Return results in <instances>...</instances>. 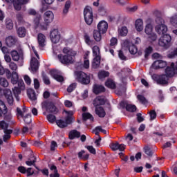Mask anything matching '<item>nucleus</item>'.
Returning <instances> with one entry per match:
<instances>
[{
	"mask_svg": "<svg viewBox=\"0 0 177 177\" xmlns=\"http://www.w3.org/2000/svg\"><path fill=\"white\" fill-rule=\"evenodd\" d=\"M110 75V73L106 71H101L98 73V77L100 80H102V78H106Z\"/></svg>",
	"mask_w": 177,
	"mask_h": 177,
	"instance_id": "nucleus-39",
	"label": "nucleus"
},
{
	"mask_svg": "<svg viewBox=\"0 0 177 177\" xmlns=\"http://www.w3.org/2000/svg\"><path fill=\"white\" fill-rule=\"evenodd\" d=\"M10 55L14 62H19V60H20V54L19 53V52H17V50H12Z\"/></svg>",
	"mask_w": 177,
	"mask_h": 177,
	"instance_id": "nucleus-32",
	"label": "nucleus"
},
{
	"mask_svg": "<svg viewBox=\"0 0 177 177\" xmlns=\"http://www.w3.org/2000/svg\"><path fill=\"white\" fill-rule=\"evenodd\" d=\"M170 22H171V24H172V26L174 27H176L177 28V15L171 17L170 19Z\"/></svg>",
	"mask_w": 177,
	"mask_h": 177,
	"instance_id": "nucleus-57",
	"label": "nucleus"
},
{
	"mask_svg": "<svg viewBox=\"0 0 177 177\" xmlns=\"http://www.w3.org/2000/svg\"><path fill=\"white\" fill-rule=\"evenodd\" d=\"M171 41H172V37L168 34L162 35L158 41L159 46L165 48V49H168L171 46Z\"/></svg>",
	"mask_w": 177,
	"mask_h": 177,
	"instance_id": "nucleus-7",
	"label": "nucleus"
},
{
	"mask_svg": "<svg viewBox=\"0 0 177 177\" xmlns=\"http://www.w3.org/2000/svg\"><path fill=\"white\" fill-rule=\"evenodd\" d=\"M80 136L81 133L77 130H73L69 133V139H71V140L75 139V138H78Z\"/></svg>",
	"mask_w": 177,
	"mask_h": 177,
	"instance_id": "nucleus-29",
	"label": "nucleus"
},
{
	"mask_svg": "<svg viewBox=\"0 0 177 177\" xmlns=\"http://www.w3.org/2000/svg\"><path fill=\"white\" fill-rule=\"evenodd\" d=\"M119 145L120 144L118 142L111 143L110 145V147L113 151H115V150H118Z\"/></svg>",
	"mask_w": 177,
	"mask_h": 177,
	"instance_id": "nucleus-59",
	"label": "nucleus"
},
{
	"mask_svg": "<svg viewBox=\"0 0 177 177\" xmlns=\"http://www.w3.org/2000/svg\"><path fill=\"white\" fill-rule=\"evenodd\" d=\"M145 32L147 34V35L151 34V32H153V26H151L150 24H147L145 28Z\"/></svg>",
	"mask_w": 177,
	"mask_h": 177,
	"instance_id": "nucleus-45",
	"label": "nucleus"
},
{
	"mask_svg": "<svg viewBox=\"0 0 177 177\" xmlns=\"http://www.w3.org/2000/svg\"><path fill=\"white\" fill-rule=\"evenodd\" d=\"M93 92L95 95H100L106 92V88L102 84H95L93 86Z\"/></svg>",
	"mask_w": 177,
	"mask_h": 177,
	"instance_id": "nucleus-14",
	"label": "nucleus"
},
{
	"mask_svg": "<svg viewBox=\"0 0 177 177\" xmlns=\"http://www.w3.org/2000/svg\"><path fill=\"white\" fill-rule=\"evenodd\" d=\"M0 128L3 129V132L6 135H12L13 133V130L8 129L9 128V124L6 123L5 120H2L0 122Z\"/></svg>",
	"mask_w": 177,
	"mask_h": 177,
	"instance_id": "nucleus-17",
	"label": "nucleus"
},
{
	"mask_svg": "<svg viewBox=\"0 0 177 177\" xmlns=\"http://www.w3.org/2000/svg\"><path fill=\"white\" fill-rule=\"evenodd\" d=\"M2 96H4L9 106H13V103H15V98H13V94L12 93V91L10 89H3L0 87V97H2Z\"/></svg>",
	"mask_w": 177,
	"mask_h": 177,
	"instance_id": "nucleus-4",
	"label": "nucleus"
},
{
	"mask_svg": "<svg viewBox=\"0 0 177 177\" xmlns=\"http://www.w3.org/2000/svg\"><path fill=\"white\" fill-rule=\"evenodd\" d=\"M95 113L100 118H104L106 117V111L102 106H95Z\"/></svg>",
	"mask_w": 177,
	"mask_h": 177,
	"instance_id": "nucleus-20",
	"label": "nucleus"
},
{
	"mask_svg": "<svg viewBox=\"0 0 177 177\" xmlns=\"http://www.w3.org/2000/svg\"><path fill=\"white\" fill-rule=\"evenodd\" d=\"M84 68H89V59H88V57H84Z\"/></svg>",
	"mask_w": 177,
	"mask_h": 177,
	"instance_id": "nucleus-62",
	"label": "nucleus"
},
{
	"mask_svg": "<svg viewBox=\"0 0 177 177\" xmlns=\"http://www.w3.org/2000/svg\"><path fill=\"white\" fill-rule=\"evenodd\" d=\"M153 81H156L158 85H168L169 78L167 77V75L162 74L160 75H153Z\"/></svg>",
	"mask_w": 177,
	"mask_h": 177,
	"instance_id": "nucleus-9",
	"label": "nucleus"
},
{
	"mask_svg": "<svg viewBox=\"0 0 177 177\" xmlns=\"http://www.w3.org/2000/svg\"><path fill=\"white\" fill-rule=\"evenodd\" d=\"M17 32L19 38H24V37H26V34H27V30L24 27H19L17 29Z\"/></svg>",
	"mask_w": 177,
	"mask_h": 177,
	"instance_id": "nucleus-30",
	"label": "nucleus"
},
{
	"mask_svg": "<svg viewBox=\"0 0 177 177\" xmlns=\"http://www.w3.org/2000/svg\"><path fill=\"white\" fill-rule=\"evenodd\" d=\"M0 85L3 88H8L9 86V82L5 77H0Z\"/></svg>",
	"mask_w": 177,
	"mask_h": 177,
	"instance_id": "nucleus-40",
	"label": "nucleus"
},
{
	"mask_svg": "<svg viewBox=\"0 0 177 177\" xmlns=\"http://www.w3.org/2000/svg\"><path fill=\"white\" fill-rule=\"evenodd\" d=\"M24 121L26 124H31V113H28L25 116L23 117Z\"/></svg>",
	"mask_w": 177,
	"mask_h": 177,
	"instance_id": "nucleus-50",
	"label": "nucleus"
},
{
	"mask_svg": "<svg viewBox=\"0 0 177 177\" xmlns=\"http://www.w3.org/2000/svg\"><path fill=\"white\" fill-rule=\"evenodd\" d=\"M150 118L151 120H156L157 118V113H156L155 110H152L149 112Z\"/></svg>",
	"mask_w": 177,
	"mask_h": 177,
	"instance_id": "nucleus-60",
	"label": "nucleus"
},
{
	"mask_svg": "<svg viewBox=\"0 0 177 177\" xmlns=\"http://www.w3.org/2000/svg\"><path fill=\"white\" fill-rule=\"evenodd\" d=\"M9 67L12 71H16V70H17V64L15 62H10Z\"/></svg>",
	"mask_w": 177,
	"mask_h": 177,
	"instance_id": "nucleus-61",
	"label": "nucleus"
},
{
	"mask_svg": "<svg viewBox=\"0 0 177 177\" xmlns=\"http://www.w3.org/2000/svg\"><path fill=\"white\" fill-rule=\"evenodd\" d=\"M6 26L8 30H12L13 28V22L10 18H7L6 19Z\"/></svg>",
	"mask_w": 177,
	"mask_h": 177,
	"instance_id": "nucleus-42",
	"label": "nucleus"
},
{
	"mask_svg": "<svg viewBox=\"0 0 177 177\" xmlns=\"http://www.w3.org/2000/svg\"><path fill=\"white\" fill-rule=\"evenodd\" d=\"M42 107L46 109V111L51 113L52 114H57L59 113V109L52 102L45 101L41 103Z\"/></svg>",
	"mask_w": 177,
	"mask_h": 177,
	"instance_id": "nucleus-8",
	"label": "nucleus"
},
{
	"mask_svg": "<svg viewBox=\"0 0 177 177\" xmlns=\"http://www.w3.org/2000/svg\"><path fill=\"white\" fill-rule=\"evenodd\" d=\"M93 37L96 42H100L102 41V32L98 30H94L93 32Z\"/></svg>",
	"mask_w": 177,
	"mask_h": 177,
	"instance_id": "nucleus-25",
	"label": "nucleus"
},
{
	"mask_svg": "<svg viewBox=\"0 0 177 177\" xmlns=\"http://www.w3.org/2000/svg\"><path fill=\"white\" fill-rule=\"evenodd\" d=\"M75 88H77V83H72L69 86H68L66 91L68 92V93H71V92H73Z\"/></svg>",
	"mask_w": 177,
	"mask_h": 177,
	"instance_id": "nucleus-53",
	"label": "nucleus"
},
{
	"mask_svg": "<svg viewBox=\"0 0 177 177\" xmlns=\"http://www.w3.org/2000/svg\"><path fill=\"white\" fill-rule=\"evenodd\" d=\"M157 39V35L154 32H151L148 35V41H150L151 42H154Z\"/></svg>",
	"mask_w": 177,
	"mask_h": 177,
	"instance_id": "nucleus-49",
	"label": "nucleus"
},
{
	"mask_svg": "<svg viewBox=\"0 0 177 177\" xmlns=\"http://www.w3.org/2000/svg\"><path fill=\"white\" fill-rule=\"evenodd\" d=\"M0 117H4V120L10 125L16 124L12 114L8 113V106H6V104H5V102L2 101V100H0Z\"/></svg>",
	"mask_w": 177,
	"mask_h": 177,
	"instance_id": "nucleus-2",
	"label": "nucleus"
},
{
	"mask_svg": "<svg viewBox=\"0 0 177 177\" xmlns=\"http://www.w3.org/2000/svg\"><path fill=\"white\" fill-rule=\"evenodd\" d=\"M86 149L91 153V154H96V149L93 147V146L88 145L86 146Z\"/></svg>",
	"mask_w": 177,
	"mask_h": 177,
	"instance_id": "nucleus-55",
	"label": "nucleus"
},
{
	"mask_svg": "<svg viewBox=\"0 0 177 177\" xmlns=\"http://www.w3.org/2000/svg\"><path fill=\"white\" fill-rule=\"evenodd\" d=\"M32 158H34L32 160L26 161V165H28V167L35 165V162H37V158H35V156H32Z\"/></svg>",
	"mask_w": 177,
	"mask_h": 177,
	"instance_id": "nucleus-54",
	"label": "nucleus"
},
{
	"mask_svg": "<svg viewBox=\"0 0 177 177\" xmlns=\"http://www.w3.org/2000/svg\"><path fill=\"white\" fill-rule=\"evenodd\" d=\"M37 41L39 46L44 48V46H45V42L46 41V37L42 33H39L37 35Z\"/></svg>",
	"mask_w": 177,
	"mask_h": 177,
	"instance_id": "nucleus-23",
	"label": "nucleus"
},
{
	"mask_svg": "<svg viewBox=\"0 0 177 177\" xmlns=\"http://www.w3.org/2000/svg\"><path fill=\"white\" fill-rule=\"evenodd\" d=\"M17 84H18V86H15L12 88L14 96H19L20 93H21V90L24 88V83L22 86L19 85V83Z\"/></svg>",
	"mask_w": 177,
	"mask_h": 177,
	"instance_id": "nucleus-24",
	"label": "nucleus"
},
{
	"mask_svg": "<svg viewBox=\"0 0 177 177\" xmlns=\"http://www.w3.org/2000/svg\"><path fill=\"white\" fill-rule=\"evenodd\" d=\"M97 31H100V32H102V34H106L109 28V24H107V22H106L105 21H101L97 24Z\"/></svg>",
	"mask_w": 177,
	"mask_h": 177,
	"instance_id": "nucleus-15",
	"label": "nucleus"
},
{
	"mask_svg": "<svg viewBox=\"0 0 177 177\" xmlns=\"http://www.w3.org/2000/svg\"><path fill=\"white\" fill-rule=\"evenodd\" d=\"M82 120L83 121H88V120H90L91 122H93V121H95V118H93V115L90 113H82Z\"/></svg>",
	"mask_w": 177,
	"mask_h": 177,
	"instance_id": "nucleus-31",
	"label": "nucleus"
},
{
	"mask_svg": "<svg viewBox=\"0 0 177 177\" xmlns=\"http://www.w3.org/2000/svg\"><path fill=\"white\" fill-rule=\"evenodd\" d=\"M39 81L38 79H34V86L35 89H39Z\"/></svg>",
	"mask_w": 177,
	"mask_h": 177,
	"instance_id": "nucleus-64",
	"label": "nucleus"
},
{
	"mask_svg": "<svg viewBox=\"0 0 177 177\" xmlns=\"http://www.w3.org/2000/svg\"><path fill=\"white\" fill-rule=\"evenodd\" d=\"M44 19L46 24H50V23L53 21V19H55V15L50 10L46 11L44 15Z\"/></svg>",
	"mask_w": 177,
	"mask_h": 177,
	"instance_id": "nucleus-16",
	"label": "nucleus"
},
{
	"mask_svg": "<svg viewBox=\"0 0 177 177\" xmlns=\"http://www.w3.org/2000/svg\"><path fill=\"white\" fill-rule=\"evenodd\" d=\"M50 38L53 44H57L60 41V33H59V29H53L50 32Z\"/></svg>",
	"mask_w": 177,
	"mask_h": 177,
	"instance_id": "nucleus-11",
	"label": "nucleus"
},
{
	"mask_svg": "<svg viewBox=\"0 0 177 177\" xmlns=\"http://www.w3.org/2000/svg\"><path fill=\"white\" fill-rule=\"evenodd\" d=\"M63 53L65 55H58L59 62L62 64H73V63H74V58L75 57L77 53L68 47H65L63 49Z\"/></svg>",
	"mask_w": 177,
	"mask_h": 177,
	"instance_id": "nucleus-1",
	"label": "nucleus"
},
{
	"mask_svg": "<svg viewBox=\"0 0 177 177\" xmlns=\"http://www.w3.org/2000/svg\"><path fill=\"white\" fill-rule=\"evenodd\" d=\"M93 106H104L106 104V97L98 96L93 101Z\"/></svg>",
	"mask_w": 177,
	"mask_h": 177,
	"instance_id": "nucleus-21",
	"label": "nucleus"
},
{
	"mask_svg": "<svg viewBox=\"0 0 177 177\" xmlns=\"http://www.w3.org/2000/svg\"><path fill=\"white\" fill-rule=\"evenodd\" d=\"M155 21L157 26H161V24H165V21L161 17V15H158L156 17Z\"/></svg>",
	"mask_w": 177,
	"mask_h": 177,
	"instance_id": "nucleus-46",
	"label": "nucleus"
},
{
	"mask_svg": "<svg viewBox=\"0 0 177 177\" xmlns=\"http://www.w3.org/2000/svg\"><path fill=\"white\" fill-rule=\"evenodd\" d=\"M155 30L157 34L159 35H164L167 34L168 31V27L165 24L156 25L155 26Z\"/></svg>",
	"mask_w": 177,
	"mask_h": 177,
	"instance_id": "nucleus-13",
	"label": "nucleus"
},
{
	"mask_svg": "<svg viewBox=\"0 0 177 177\" xmlns=\"http://www.w3.org/2000/svg\"><path fill=\"white\" fill-rule=\"evenodd\" d=\"M85 154L84 150H81V151L78 152L77 156L79 160H83V161H86L87 160H89V153Z\"/></svg>",
	"mask_w": 177,
	"mask_h": 177,
	"instance_id": "nucleus-28",
	"label": "nucleus"
},
{
	"mask_svg": "<svg viewBox=\"0 0 177 177\" xmlns=\"http://www.w3.org/2000/svg\"><path fill=\"white\" fill-rule=\"evenodd\" d=\"M152 67L154 70H159V68H164L167 67V62L162 60H156L152 64Z\"/></svg>",
	"mask_w": 177,
	"mask_h": 177,
	"instance_id": "nucleus-19",
	"label": "nucleus"
},
{
	"mask_svg": "<svg viewBox=\"0 0 177 177\" xmlns=\"http://www.w3.org/2000/svg\"><path fill=\"white\" fill-rule=\"evenodd\" d=\"M137 99L138 100H139L140 103H142V104H147V103L148 102L146 97L142 95H138Z\"/></svg>",
	"mask_w": 177,
	"mask_h": 177,
	"instance_id": "nucleus-47",
	"label": "nucleus"
},
{
	"mask_svg": "<svg viewBox=\"0 0 177 177\" xmlns=\"http://www.w3.org/2000/svg\"><path fill=\"white\" fill-rule=\"evenodd\" d=\"M30 68L32 73H37V71H38V68H39V62H38V59L35 58V57L31 58Z\"/></svg>",
	"mask_w": 177,
	"mask_h": 177,
	"instance_id": "nucleus-18",
	"label": "nucleus"
},
{
	"mask_svg": "<svg viewBox=\"0 0 177 177\" xmlns=\"http://www.w3.org/2000/svg\"><path fill=\"white\" fill-rule=\"evenodd\" d=\"M28 97L30 100H35L37 99V95L35 94V91L32 89H28L27 91Z\"/></svg>",
	"mask_w": 177,
	"mask_h": 177,
	"instance_id": "nucleus-33",
	"label": "nucleus"
},
{
	"mask_svg": "<svg viewBox=\"0 0 177 177\" xmlns=\"http://www.w3.org/2000/svg\"><path fill=\"white\" fill-rule=\"evenodd\" d=\"M17 42V38H16V37H14V36H8L6 39V44L7 46H8L9 48H12V46H15Z\"/></svg>",
	"mask_w": 177,
	"mask_h": 177,
	"instance_id": "nucleus-22",
	"label": "nucleus"
},
{
	"mask_svg": "<svg viewBox=\"0 0 177 177\" xmlns=\"http://www.w3.org/2000/svg\"><path fill=\"white\" fill-rule=\"evenodd\" d=\"M144 152L147 156H148V157H153V154H154V151L149 146L144 147Z\"/></svg>",
	"mask_w": 177,
	"mask_h": 177,
	"instance_id": "nucleus-37",
	"label": "nucleus"
},
{
	"mask_svg": "<svg viewBox=\"0 0 177 177\" xmlns=\"http://www.w3.org/2000/svg\"><path fill=\"white\" fill-rule=\"evenodd\" d=\"M136 106L133 104H129L126 106L127 111H129L130 113H135V111H136Z\"/></svg>",
	"mask_w": 177,
	"mask_h": 177,
	"instance_id": "nucleus-44",
	"label": "nucleus"
},
{
	"mask_svg": "<svg viewBox=\"0 0 177 177\" xmlns=\"http://www.w3.org/2000/svg\"><path fill=\"white\" fill-rule=\"evenodd\" d=\"M84 21L88 26L93 23V10L91 6H86L84 9Z\"/></svg>",
	"mask_w": 177,
	"mask_h": 177,
	"instance_id": "nucleus-5",
	"label": "nucleus"
},
{
	"mask_svg": "<svg viewBox=\"0 0 177 177\" xmlns=\"http://www.w3.org/2000/svg\"><path fill=\"white\" fill-rule=\"evenodd\" d=\"M135 27L137 31L140 32L143 30V20L138 19L136 21Z\"/></svg>",
	"mask_w": 177,
	"mask_h": 177,
	"instance_id": "nucleus-27",
	"label": "nucleus"
},
{
	"mask_svg": "<svg viewBox=\"0 0 177 177\" xmlns=\"http://www.w3.org/2000/svg\"><path fill=\"white\" fill-rule=\"evenodd\" d=\"M105 86L110 89H115L116 88L115 83L110 79L105 82Z\"/></svg>",
	"mask_w": 177,
	"mask_h": 177,
	"instance_id": "nucleus-36",
	"label": "nucleus"
},
{
	"mask_svg": "<svg viewBox=\"0 0 177 177\" xmlns=\"http://www.w3.org/2000/svg\"><path fill=\"white\" fill-rule=\"evenodd\" d=\"M129 50L131 55H136V53H138V47H136V46H135L133 44H129Z\"/></svg>",
	"mask_w": 177,
	"mask_h": 177,
	"instance_id": "nucleus-38",
	"label": "nucleus"
},
{
	"mask_svg": "<svg viewBox=\"0 0 177 177\" xmlns=\"http://www.w3.org/2000/svg\"><path fill=\"white\" fill-rule=\"evenodd\" d=\"M76 80L83 85H88L91 82V76L82 71L75 72Z\"/></svg>",
	"mask_w": 177,
	"mask_h": 177,
	"instance_id": "nucleus-6",
	"label": "nucleus"
},
{
	"mask_svg": "<svg viewBox=\"0 0 177 177\" xmlns=\"http://www.w3.org/2000/svg\"><path fill=\"white\" fill-rule=\"evenodd\" d=\"M14 5V8L15 9V10H21V6L24 5V3H21L20 1H18L17 0V1L14 2L13 3Z\"/></svg>",
	"mask_w": 177,
	"mask_h": 177,
	"instance_id": "nucleus-51",
	"label": "nucleus"
},
{
	"mask_svg": "<svg viewBox=\"0 0 177 177\" xmlns=\"http://www.w3.org/2000/svg\"><path fill=\"white\" fill-rule=\"evenodd\" d=\"M47 120L50 124H53L56 121V115L48 114L47 115Z\"/></svg>",
	"mask_w": 177,
	"mask_h": 177,
	"instance_id": "nucleus-52",
	"label": "nucleus"
},
{
	"mask_svg": "<svg viewBox=\"0 0 177 177\" xmlns=\"http://www.w3.org/2000/svg\"><path fill=\"white\" fill-rule=\"evenodd\" d=\"M50 75L54 78L55 81H57V82H63L64 81V77L59 75V72L58 70L56 69H52L50 71Z\"/></svg>",
	"mask_w": 177,
	"mask_h": 177,
	"instance_id": "nucleus-12",
	"label": "nucleus"
},
{
	"mask_svg": "<svg viewBox=\"0 0 177 177\" xmlns=\"http://www.w3.org/2000/svg\"><path fill=\"white\" fill-rule=\"evenodd\" d=\"M101 57L100 56H97L95 57L93 59V61L92 62V67L93 68H99V67L100 66V60H101Z\"/></svg>",
	"mask_w": 177,
	"mask_h": 177,
	"instance_id": "nucleus-26",
	"label": "nucleus"
},
{
	"mask_svg": "<svg viewBox=\"0 0 177 177\" xmlns=\"http://www.w3.org/2000/svg\"><path fill=\"white\" fill-rule=\"evenodd\" d=\"M43 81L46 85H50V80H49V77H48V75L44 74L42 75Z\"/></svg>",
	"mask_w": 177,
	"mask_h": 177,
	"instance_id": "nucleus-58",
	"label": "nucleus"
},
{
	"mask_svg": "<svg viewBox=\"0 0 177 177\" xmlns=\"http://www.w3.org/2000/svg\"><path fill=\"white\" fill-rule=\"evenodd\" d=\"M151 53H153V47L149 46L145 50V58L147 59V57H149Z\"/></svg>",
	"mask_w": 177,
	"mask_h": 177,
	"instance_id": "nucleus-43",
	"label": "nucleus"
},
{
	"mask_svg": "<svg viewBox=\"0 0 177 177\" xmlns=\"http://www.w3.org/2000/svg\"><path fill=\"white\" fill-rule=\"evenodd\" d=\"M56 124L59 128H66L67 123L62 119L56 120Z\"/></svg>",
	"mask_w": 177,
	"mask_h": 177,
	"instance_id": "nucleus-41",
	"label": "nucleus"
},
{
	"mask_svg": "<svg viewBox=\"0 0 177 177\" xmlns=\"http://www.w3.org/2000/svg\"><path fill=\"white\" fill-rule=\"evenodd\" d=\"M175 74H177V65L175 66V64L171 62L170 66H167L165 75L169 79L172 78Z\"/></svg>",
	"mask_w": 177,
	"mask_h": 177,
	"instance_id": "nucleus-10",
	"label": "nucleus"
},
{
	"mask_svg": "<svg viewBox=\"0 0 177 177\" xmlns=\"http://www.w3.org/2000/svg\"><path fill=\"white\" fill-rule=\"evenodd\" d=\"M84 41L87 45H91L92 42H93V41L91 39V37L88 34L84 35Z\"/></svg>",
	"mask_w": 177,
	"mask_h": 177,
	"instance_id": "nucleus-56",
	"label": "nucleus"
},
{
	"mask_svg": "<svg viewBox=\"0 0 177 177\" xmlns=\"http://www.w3.org/2000/svg\"><path fill=\"white\" fill-rule=\"evenodd\" d=\"M118 34L120 37H127L128 35V28L127 26H123L118 30Z\"/></svg>",
	"mask_w": 177,
	"mask_h": 177,
	"instance_id": "nucleus-34",
	"label": "nucleus"
},
{
	"mask_svg": "<svg viewBox=\"0 0 177 177\" xmlns=\"http://www.w3.org/2000/svg\"><path fill=\"white\" fill-rule=\"evenodd\" d=\"M71 8V1L68 0L66 1L64 8L63 9V15H67L68 13V10Z\"/></svg>",
	"mask_w": 177,
	"mask_h": 177,
	"instance_id": "nucleus-35",
	"label": "nucleus"
},
{
	"mask_svg": "<svg viewBox=\"0 0 177 177\" xmlns=\"http://www.w3.org/2000/svg\"><path fill=\"white\" fill-rule=\"evenodd\" d=\"M7 78L8 80H10L11 78V84L13 85H16V84H18L20 85V86H22L24 84V82L22 79H19V74L17 73L16 71H13L12 73L10 72L9 69H5V73Z\"/></svg>",
	"mask_w": 177,
	"mask_h": 177,
	"instance_id": "nucleus-3",
	"label": "nucleus"
},
{
	"mask_svg": "<svg viewBox=\"0 0 177 177\" xmlns=\"http://www.w3.org/2000/svg\"><path fill=\"white\" fill-rule=\"evenodd\" d=\"M100 53V48H99V46H94L93 47V56H95L96 57L97 56H100L99 54Z\"/></svg>",
	"mask_w": 177,
	"mask_h": 177,
	"instance_id": "nucleus-48",
	"label": "nucleus"
},
{
	"mask_svg": "<svg viewBox=\"0 0 177 177\" xmlns=\"http://www.w3.org/2000/svg\"><path fill=\"white\" fill-rule=\"evenodd\" d=\"M118 56L120 60H127V57L124 55V53L122 50H119Z\"/></svg>",
	"mask_w": 177,
	"mask_h": 177,
	"instance_id": "nucleus-63",
	"label": "nucleus"
}]
</instances>
